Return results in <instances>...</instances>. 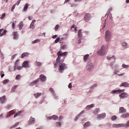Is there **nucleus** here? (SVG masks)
Segmentation results:
<instances>
[{
	"mask_svg": "<svg viewBox=\"0 0 129 129\" xmlns=\"http://www.w3.org/2000/svg\"><path fill=\"white\" fill-rule=\"evenodd\" d=\"M91 19V16H90V14L89 13H86L84 16V20L86 22H87L90 20Z\"/></svg>",
	"mask_w": 129,
	"mask_h": 129,
	"instance_id": "20e7f679",
	"label": "nucleus"
},
{
	"mask_svg": "<svg viewBox=\"0 0 129 129\" xmlns=\"http://www.w3.org/2000/svg\"><path fill=\"white\" fill-rule=\"evenodd\" d=\"M98 54L99 55H101V56H102V55H104V54H105V49H104V45L101 46V48L100 49V50L98 51Z\"/></svg>",
	"mask_w": 129,
	"mask_h": 129,
	"instance_id": "7ed1b4c3",
	"label": "nucleus"
},
{
	"mask_svg": "<svg viewBox=\"0 0 129 129\" xmlns=\"http://www.w3.org/2000/svg\"><path fill=\"white\" fill-rule=\"evenodd\" d=\"M106 116V114H105V113H102L97 115V118L98 119L100 118H104V117H105Z\"/></svg>",
	"mask_w": 129,
	"mask_h": 129,
	"instance_id": "9b49d317",
	"label": "nucleus"
},
{
	"mask_svg": "<svg viewBox=\"0 0 129 129\" xmlns=\"http://www.w3.org/2000/svg\"><path fill=\"white\" fill-rule=\"evenodd\" d=\"M21 113H22L21 111H18L14 116V118L17 117V116H20L21 115Z\"/></svg>",
	"mask_w": 129,
	"mask_h": 129,
	"instance_id": "bb28decb",
	"label": "nucleus"
},
{
	"mask_svg": "<svg viewBox=\"0 0 129 129\" xmlns=\"http://www.w3.org/2000/svg\"><path fill=\"white\" fill-rule=\"evenodd\" d=\"M28 8H29V4L27 3L25 4V6L24 8V11H27V10H28Z\"/></svg>",
	"mask_w": 129,
	"mask_h": 129,
	"instance_id": "c756f323",
	"label": "nucleus"
},
{
	"mask_svg": "<svg viewBox=\"0 0 129 129\" xmlns=\"http://www.w3.org/2000/svg\"><path fill=\"white\" fill-rule=\"evenodd\" d=\"M9 83L8 79L4 80L3 81V84H7V83Z\"/></svg>",
	"mask_w": 129,
	"mask_h": 129,
	"instance_id": "79ce46f5",
	"label": "nucleus"
},
{
	"mask_svg": "<svg viewBox=\"0 0 129 129\" xmlns=\"http://www.w3.org/2000/svg\"><path fill=\"white\" fill-rule=\"evenodd\" d=\"M1 78H4V76H5V74H4V71H2L1 73Z\"/></svg>",
	"mask_w": 129,
	"mask_h": 129,
	"instance_id": "49530a36",
	"label": "nucleus"
},
{
	"mask_svg": "<svg viewBox=\"0 0 129 129\" xmlns=\"http://www.w3.org/2000/svg\"><path fill=\"white\" fill-rule=\"evenodd\" d=\"M39 79L41 81V82H45L46 80H47V78H46V76L45 75L41 74L39 76Z\"/></svg>",
	"mask_w": 129,
	"mask_h": 129,
	"instance_id": "0eeeda50",
	"label": "nucleus"
},
{
	"mask_svg": "<svg viewBox=\"0 0 129 129\" xmlns=\"http://www.w3.org/2000/svg\"><path fill=\"white\" fill-rule=\"evenodd\" d=\"M18 86H14L11 90V92H15V91H16V89L17 88V87Z\"/></svg>",
	"mask_w": 129,
	"mask_h": 129,
	"instance_id": "c9c22d12",
	"label": "nucleus"
},
{
	"mask_svg": "<svg viewBox=\"0 0 129 129\" xmlns=\"http://www.w3.org/2000/svg\"><path fill=\"white\" fill-rule=\"evenodd\" d=\"M22 67H23V68H29V67H30V66H29V61H24L22 64Z\"/></svg>",
	"mask_w": 129,
	"mask_h": 129,
	"instance_id": "1a4fd4ad",
	"label": "nucleus"
},
{
	"mask_svg": "<svg viewBox=\"0 0 129 129\" xmlns=\"http://www.w3.org/2000/svg\"><path fill=\"white\" fill-rule=\"evenodd\" d=\"M49 91H50L51 92V93H55V91H54V89H53V88H50L49 89Z\"/></svg>",
	"mask_w": 129,
	"mask_h": 129,
	"instance_id": "c03bdc74",
	"label": "nucleus"
},
{
	"mask_svg": "<svg viewBox=\"0 0 129 129\" xmlns=\"http://www.w3.org/2000/svg\"><path fill=\"white\" fill-rule=\"evenodd\" d=\"M38 82H39V79H37L33 81V83H34V84H37Z\"/></svg>",
	"mask_w": 129,
	"mask_h": 129,
	"instance_id": "864d4df0",
	"label": "nucleus"
},
{
	"mask_svg": "<svg viewBox=\"0 0 129 129\" xmlns=\"http://www.w3.org/2000/svg\"><path fill=\"white\" fill-rule=\"evenodd\" d=\"M21 3V0H18L16 5L17 6H19V5H20V3Z\"/></svg>",
	"mask_w": 129,
	"mask_h": 129,
	"instance_id": "0e129e2a",
	"label": "nucleus"
},
{
	"mask_svg": "<svg viewBox=\"0 0 129 129\" xmlns=\"http://www.w3.org/2000/svg\"><path fill=\"white\" fill-rule=\"evenodd\" d=\"M35 121H36V119L31 116L30 117L28 122V124H29V125H30V124H32V123H35Z\"/></svg>",
	"mask_w": 129,
	"mask_h": 129,
	"instance_id": "423d86ee",
	"label": "nucleus"
},
{
	"mask_svg": "<svg viewBox=\"0 0 129 129\" xmlns=\"http://www.w3.org/2000/svg\"><path fill=\"white\" fill-rule=\"evenodd\" d=\"M98 111H99V108H96L95 111H94V112H95L96 113H98Z\"/></svg>",
	"mask_w": 129,
	"mask_h": 129,
	"instance_id": "680f3d73",
	"label": "nucleus"
},
{
	"mask_svg": "<svg viewBox=\"0 0 129 129\" xmlns=\"http://www.w3.org/2000/svg\"><path fill=\"white\" fill-rule=\"evenodd\" d=\"M69 88L70 89L71 88H72V84L71 83H70L69 85Z\"/></svg>",
	"mask_w": 129,
	"mask_h": 129,
	"instance_id": "e2e57ef3",
	"label": "nucleus"
},
{
	"mask_svg": "<svg viewBox=\"0 0 129 129\" xmlns=\"http://www.w3.org/2000/svg\"><path fill=\"white\" fill-rule=\"evenodd\" d=\"M82 29H80L78 32V35L79 38H82Z\"/></svg>",
	"mask_w": 129,
	"mask_h": 129,
	"instance_id": "5701e85b",
	"label": "nucleus"
},
{
	"mask_svg": "<svg viewBox=\"0 0 129 129\" xmlns=\"http://www.w3.org/2000/svg\"><path fill=\"white\" fill-rule=\"evenodd\" d=\"M122 67H123V68H128L129 66L128 65H126L124 63H123L122 65Z\"/></svg>",
	"mask_w": 129,
	"mask_h": 129,
	"instance_id": "a19ab883",
	"label": "nucleus"
},
{
	"mask_svg": "<svg viewBox=\"0 0 129 129\" xmlns=\"http://www.w3.org/2000/svg\"><path fill=\"white\" fill-rule=\"evenodd\" d=\"M89 125H90V122L87 121L84 124V127H87V126H89Z\"/></svg>",
	"mask_w": 129,
	"mask_h": 129,
	"instance_id": "c85d7f7f",
	"label": "nucleus"
},
{
	"mask_svg": "<svg viewBox=\"0 0 129 129\" xmlns=\"http://www.w3.org/2000/svg\"><path fill=\"white\" fill-rule=\"evenodd\" d=\"M15 113H16V110L14 109L10 111L8 114L7 117H10V116L13 115V114H15Z\"/></svg>",
	"mask_w": 129,
	"mask_h": 129,
	"instance_id": "2eb2a0df",
	"label": "nucleus"
},
{
	"mask_svg": "<svg viewBox=\"0 0 129 129\" xmlns=\"http://www.w3.org/2000/svg\"><path fill=\"white\" fill-rule=\"evenodd\" d=\"M105 39L106 42H109L110 41V39H111V32L110 31H107L106 32Z\"/></svg>",
	"mask_w": 129,
	"mask_h": 129,
	"instance_id": "f03ea898",
	"label": "nucleus"
},
{
	"mask_svg": "<svg viewBox=\"0 0 129 129\" xmlns=\"http://www.w3.org/2000/svg\"><path fill=\"white\" fill-rule=\"evenodd\" d=\"M59 41H60V37H57L55 41H54V43H55V44H56V43H58V42H59Z\"/></svg>",
	"mask_w": 129,
	"mask_h": 129,
	"instance_id": "37998d69",
	"label": "nucleus"
},
{
	"mask_svg": "<svg viewBox=\"0 0 129 129\" xmlns=\"http://www.w3.org/2000/svg\"><path fill=\"white\" fill-rule=\"evenodd\" d=\"M106 59L108 60H110L111 59H113L114 62H115V56H113L112 57H109V56H107Z\"/></svg>",
	"mask_w": 129,
	"mask_h": 129,
	"instance_id": "cd10ccee",
	"label": "nucleus"
},
{
	"mask_svg": "<svg viewBox=\"0 0 129 129\" xmlns=\"http://www.w3.org/2000/svg\"><path fill=\"white\" fill-rule=\"evenodd\" d=\"M116 118H117V116H116V115H113L111 118V120H115V119H116Z\"/></svg>",
	"mask_w": 129,
	"mask_h": 129,
	"instance_id": "58836bf2",
	"label": "nucleus"
},
{
	"mask_svg": "<svg viewBox=\"0 0 129 129\" xmlns=\"http://www.w3.org/2000/svg\"><path fill=\"white\" fill-rule=\"evenodd\" d=\"M59 28H60V26L59 25H56L55 27V30H56V31H57Z\"/></svg>",
	"mask_w": 129,
	"mask_h": 129,
	"instance_id": "8fccbe9b",
	"label": "nucleus"
},
{
	"mask_svg": "<svg viewBox=\"0 0 129 129\" xmlns=\"http://www.w3.org/2000/svg\"><path fill=\"white\" fill-rule=\"evenodd\" d=\"M56 124V126H58L59 127L61 126V122H57Z\"/></svg>",
	"mask_w": 129,
	"mask_h": 129,
	"instance_id": "de8ad7c7",
	"label": "nucleus"
},
{
	"mask_svg": "<svg viewBox=\"0 0 129 129\" xmlns=\"http://www.w3.org/2000/svg\"><path fill=\"white\" fill-rule=\"evenodd\" d=\"M13 39L14 40H18L19 39V34H18V32H13Z\"/></svg>",
	"mask_w": 129,
	"mask_h": 129,
	"instance_id": "ddd939ff",
	"label": "nucleus"
},
{
	"mask_svg": "<svg viewBox=\"0 0 129 129\" xmlns=\"http://www.w3.org/2000/svg\"><path fill=\"white\" fill-rule=\"evenodd\" d=\"M21 78V75H17L15 78L16 80H20Z\"/></svg>",
	"mask_w": 129,
	"mask_h": 129,
	"instance_id": "4c0bfd02",
	"label": "nucleus"
},
{
	"mask_svg": "<svg viewBox=\"0 0 129 129\" xmlns=\"http://www.w3.org/2000/svg\"><path fill=\"white\" fill-rule=\"evenodd\" d=\"M40 41L41 40L40 39H36L32 42V44H36V43H39L40 42Z\"/></svg>",
	"mask_w": 129,
	"mask_h": 129,
	"instance_id": "f704fd0d",
	"label": "nucleus"
},
{
	"mask_svg": "<svg viewBox=\"0 0 129 129\" xmlns=\"http://www.w3.org/2000/svg\"><path fill=\"white\" fill-rule=\"evenodd\" d=\"M121 45L122 47H126L127 46V43L124 42L121 43Z\"/></svg>",
	"mask_w": 129,
	"mask_h": 129,
	"instance_id": "ea45409f",
	"label": "nucleus"
},
{
	"mask_svg": "<svg viewBox=\"0 0 129 129\" xmlns=\"http://www.w3.org/2000/svg\"><path fill=\"white\" fill-rule=\"evenodd\" d=\"M36 65L38 67H40V66H41V65H42V63L40 62L37 61L36 62Z\"/></svg>",
	"mask_w": 129,
	"mask_h": 129,
	"instance_id": "3c124183",
	"label": "nucleus"
},
{
	"mask_svg": "<svg viewBox=\"0 0 129 129\" xmlns=\"http://www.w3.org/2000/svg\"><path fill=\"white\" fill-rule=\"evenodd\" d=\"M84 112H85V111L83 110V111H82L79 114V115L80 116H81V114L84 113Z\"/></svg>",
	"mask_w": 129,
	"mask_h": 129,
	"instance_id": "13d9d810",
	"label": "nucleus"
},
{
	"mask_svg": "<svg viewBox=\"0 0 129 129\" xmlns=\"http://www.w3.org/2000/svg\"><path fill=\"white\" fill-rule=\"evenodd\" d=\"M62 118H63V116L62 115L59 116V120H61V119H62Z\"/></svg>",
	"mask_w": 129,
	"mask_h": 129,
	"instance_id": "774afa93",
	"label": "nucleus"
},
{
	"mask_svg": "<svg viewBox=\"0 0 129 129\" xmlns=\"http://www.w3.org/2000/svg\"><path fill=\"white\" fill-rule=\"evenodd\" d=\"M7 32H8V31L7 30H4L3 33L0 32V37H3V36H5V35L7 34Z\"/></svg>",
	"mask_w": 129,
	"mask_h": 129,
	"instance_id": "a878e982",
	"label": "nucleus"
},
{
	"mask_svg": "<svg viewBox=\"0 0 129 129\" xmlns=\"http://www.w3.org/2000/svg\"><path fill=\"white\" fill-rule=\"evenodd\" d=\"M129 87V83L127 82L122 83L119 86V87Z\"/></svg>",
	"mask_w": 129,
	"mask_h": 129,
	"instance_id": "4468645a",
	"label": "nucleus"
},
{
	"mask_svg": "<svg viewBox=\"0 0 129 129\" xmlns=\"http://www.w3.org/2000/svg\"><path fill=\"white\" fill-rule=\"evenodd\" d=\"M80 115H78L74 119L75 121H76V120H77V119H78V118H79L80 117Z\"/></svg>",
	"mask_w": 129,
	"mask_h": 129,
	"instance_id": "5fc2aeb1",
	"label": "nucleus"
},
{
	"mask_svg": "<svg viewBox=\"0 0 129 129\" xmlns=\"http://www.w3.org/2000/svg\"><path fill=\"white\" fill-rule=\"evenodd\" d=\"M94 68V66H93V64L90 63L88 65H87L86 70H88V71H91Z\"/></svg>",
	"mask_w": 129,
	"mask_h": 129,
	"instance_id": "39448f33",
	"label": "nucleus"
},
{
	"mask_svg": "<svg viewBox=\"0 0 129 129\" xmlns=\"http://www.w3.org/2000/svg\"><path fill=\"white\" fill-rule=\"evenodd\" d=\"M23 69V67L22 66H19L17 67V70H21Z\"/></svg>",
	"mask_w": 129,
	"mask_h": 129,
	"instance_id": "4d7b16f0",
	"label": "nucleus"
},
{
	"mask_svg": "<svg viewBox=\"0 0 129 129\" xmlns=\"http://www.w3.org/2000/svg\"><path fill=\"white\" fill-rule=\"evenodd\" d=\"M15 8H16V4H14L11 9V12H14L15 10Z\"/></svg>",
	"mask_w": 129,
	"mask_h": 129,
	"instance_id": "09e8293b",
	"label": "nucleus"
},
{
	"mask_svg": "<svg viewBox=\"0 0 129 129\" xmlns=\"http://www.w3.org/2000/svg\"><path fill=\"white\" fill-rule=\"evenodd\" d=\"M76 28V25H73L72 27H71V29H73Z\"/></svg>",
	"mask_w": 129,
	"mask_h": 129,
	"instance_id": "338daca9",
	"label": "nucleus"
},
{
	"mask_svg": "<svg viewBox=\"0 0 129 129\" xmlns=\"http://www.w3.org/2000/svg\"><path fill=\"white\" fill-rule=\"evenodd\" d=\"M15 26H16V21H13L12 29H13V30H15Z\"/></svg>",
	"mask_w": 129,
	"mask_h": 129,
	"instance_id": "e433bc0d",
	"label": "nucleus"
},
{
	"mask_svg": "<svg viewBox=\"0 0 129 129\" xmlns=\"http://www.w3.org/2000/svg\"><path fill=\"white\" fill-rule=\"evenodd\" d=\"M129 117V113H126L125 114H122L121 115V117L122 118H126V117Z\"/></svg>",
	"mask_w": 129,
	"mask_h": 129,
	"instance_id": "aec40b11",
	"label": "nucleus"
},
{
	"mask_svg": "<svg viewBox=\"0 0 129 129\" xmlns=\"http://www.w3.org/2000/svg\"><path fill=\"white\" fill-rule=\"evenodd\" d=\"M38 82H39V79H37L33 81V83H34V84H37Z\"/></svg>",
	"mask_w": 129,
	"mask_h": 129,
	"instance_id": "603ef678",
	"label": "nucleus"
},
{
	"mask_svg": "<svg viewBox=\"0 0 129 129\" xmlns=\"http://www.w3.org/2000/svg\"><path fill=\"white\" fill-rule=\"evenodd\" d=\"M42 95L41 93H36L34 94V96L35 97V98H39V97L41 96Z\"/></svg>",
	"mask_w": 129,
	"mask_h": 129,
	"instance_id": "b1692460",
	"label": "nucleus"
},
{
	"mask_svg": "<svg viewBox=\"0 0 129 129\" xmlns=\"http://www.w3.org/2000/svg\"><path fill=\"white\" fill-rule=\"evenodd\" d=\"M15 57H16V54L13 55L12 56V60H14Z\"/></svg>",
	"mask_w": 129,
	"mask_h": 129,
	"instance_id": "69168bd1",
	"label": "nucleus"
},
{
	"mask_svg": "<svg viewBox=\"0 0 129 129\" xmlns=\"http://www.w3.org/2000/svg\"><path fill=\"white\" fill-rule=\"evenodd\" d=\"M28 55V52H24L22 54L21 58H24V57H26Z\"/></svg>",
	"mask_w": 129,
	"mask_h": 129,
	"instance_id": "72a5a7b5",
	"label": "nucleus"
},
{
	"mask_svg": "<svg viewBox=\"0 0 129 129\" xmlns=\"http://www.w3.org/2000/svg\"><path fill=\"white\" fill-rule=\"evenodd\" d=\"M92 107H94V104H92L91 105H87L86 107V109L87 110H89V109H91V108H92Z\"/></svg>",
	"mask_w": 129,
	"mask_h": 129,
	"instance_id": "a211bd4d",
	"label": "nucleus"
},
{
	"mask_svg": "<svg viewBox=\"0 0 129 129\" xmlns=\"http://www.w3.org/2000/svg\"><path fill=\"white\" fill-rule=\"evenodd\" d=\"M6 96L4 95V96H2L0 98V101H1V102L2 103H4V102H5V101H6Z\"/></svg>",
	"mask_w": 129,
	"mask_h": 129,
	"instance_id": "412c9836",
	"label": "nucleus"
},
{
	"mask_svg": "<svg viewBox=\"0 0 129 129\" xmlns=\"http://www.w3.org/2000/svg\"><path fill=\"white\" fill-rule=\"evenodd\" d=\"M19 59L16 60V61L15 62V64H14V71H16V68L18 67V66H19V65H20V63H19Z\"/></svg>",
	"mask_w": 129,
	"mask_h": 129,
	"instance_id": "6ab92c4d",
	"label": "nucleus"
},
{
	"mask_svg": "<svg viewBox=\"0 0 129 129\" xmlns=\"http://www.w3.org/2000/svg\"><path fill=\"white\" fill-rule=\"evenodd\" d=\"M52 116V119H53V120H56V119H58V116L55 115H53Z\"/></svg>",
	"mask_w": 129,
	"mask_h": 129,
	"instance_id": "7c9ffc66",
	"label": "nucleus"
},
{
	"mask_svg": "<svg viewBox=\"0 0 129 129\" xmlns=\"http://www.w3.org/2000/svg\"><path fill=\"white\" fill-rule=\"evenodd\" d=\"M19 125V122H17V123H15L14 125L11 126L10 127V129H12V128H15V127H16V126H17V125Z\"/></svg>",
	"mask_w": 129,
	"mask_h": 129,
	"instance_id": "473e14b6",
	"label": "nucleus"
},
{
	"mask_svg": "<svg viewBox=\"0 0 129 129\" xmlns=\"http://www.w3.org/2000/svg\"><path fill=\"white\" fill-rule=\"evenodd\" d=\"M29 86H32L33 85H35V84H34V82H32L29 83Z\"/></svg>",
	"mask_w": 129,
	"mask_h": 129,
	"instance_id": "052dcab7",
	"label": "nucleus"
},
{
	"mask_svg": "<svg viewBox=\"0 0 129 129\" xmlns=\"http://www.w3.org/2000/svg\"><path fill=\"white\" fill-rule=\"evenodd\" d=\"M23 27H24L23 23V22H21L19 24V30H22V29H23Z\"/></svg>",
	"mask_w": 129,
	"mask_h": 129,
	"instance_id": "393cba45",
	"label": "nucleus"
},
{
	"mask_svg": "<svg viewBox=\"0 0 129 129\" xmlns=\"http://www.w3.org/2000/svg\"><path fill=\"white\" fill-rule=\"evenodd\" d=\"M88 58H89V54H87L84 56L83 60L85 62H86L87 60H88Z\"/></svg>",
	"mask_w": 129,
	"mask_h": 129,
	"instance_id": "4be33fe9",
	"label": "nucleus"
},
{
	"mask_svg": "<svg viewBox=\"0 0 129 129\" xmlns=\"http://www.w3.org/2000/svg\"><path fill=\"white\" fill-rule=\"evenodd\" d=\"M5 17H6V13H4L2 16L1 17L0 19L1 20H3V19H5Z\"/></svg>",
	"mask_w": 129,
	"mask_h": 129,
	"instance_id": "a18cd8bd",
	"label": "nucleus"
},
{
	"mask_svg": "<svg viewBox=\"0 0 129 129\" xmlns=\"http://www.w3.org/2000/svg\"><path fill=\"white\" fill-rule=\"evenodd\" d=\"M68 54V52H62L61 50H59L57 52V55L58 57L56 59V62L53 64L54 66H58V64H59L58 71L60 73H63L64 70H65V69H67V66L65 63H63L65 60V57H63L61 59V57H62V56H67Z\"/></svg>",
	"mask_w": 129,
	"mask_h": 129,
	"instance_id": "f257e3e1",
	"label": "nucleus"
},
{
	"mask_svg": "<svg viewBox=\"0 0 129 129\" xmlns=\"http://www.w3.org/2000/svg\"><path fill=\"white\" fill-rule=\"evenodd\" d=\"M124 89L123 90H120V89H118L117 90H113L111 92V94H114L115 93L117 94V93H121V92H123V91H124Z\"/></svg>",
	"mask_w": 129,
	"mask_h": 129,
	"instance_id": "6e6552de",
	"label": "nucleus"
},
{
	"mask_svg": "<svg viewBox=\"0 0 129 129\" xmlns=\"http://www.w3.org/2000/svg\"><path fill=\"white\" fill-rule=\"evenodd\" d=\"M35 22H36L35 20H33L30 24V28L32 29V30L35 29V25H34L35 24Z\"/></svg>",
	"mask_w": 129,
	"mask_h": 129,
	"instance_id": "f3484780",
	"label": "nucleus"
},
{
	"mask_svg": "<svg viewBox=\"0 0 129 129\" xmlns=\"http://www.w3.org/2000/svg\"><path fill=\"white\" fill-rule=\"evenodd\" d=\"M119 97L121 99L125 98V97H127V93L125 92L122 93L119 95Z\"/></svg>",
	"mask_w": 129,
	"mask_h": 129,
	"instance_id": "f8f14e48",
	"label": "nucleus"
},
{
	"mask_svg": "<svg viewBox=\"0 0 129 129\" xmlns=\"http://www.w3.org/2000/svg\"><path fill=\"white\" fill-rule=\"evenodd\" d=\"M113 127H123V123L121 124H114Z\"/></svg>",
	"mask_w": 129,
	"mask_h": 129,
	"instance_id": "dca6fc26",
	"label": "nucleus"
},
{
	"mask_svg": "<svg viewBox=\"0 0 129 129\" xmlns=\"http://www.w3.org/2000/svg\"><path fill=\"white\" fill-rule=\"evenodd\" d=\"M52 119V116H48V117H47V119L48 120H51V119Z\"/></svg>",
	"mask_w": 129,
	"mask_h": 129,
	"instance_id": "bf43d9fd",
	"label": "nucleus"
},
{
	"mask_svg": "<svg viewBox=\"0 0 129 129\" xmlns=\"http://www.w3.org/2000/svg\"><path fill=\"white\" fill-rule=\"evenodd\" d=\"M126 112V109L123 107H121L119 109V113H125Z\"/></svg>",
	"mask_w": 129,
	"mask_h": 129,
	"instance_id": "9d476101",
	"label": "nucleus"
},
{
	"mask_svg": "<svg viewBox=\"0 0 129 129\" xmlns=\"http://www.w3.org/2000/svg\"><path fill=\"white\" fill-rule=\"evenodd\" d=\"M67 48V46L63 45L61 47V48L62 49H66Z\"/></svg>",
	"mask_w": 129,
	"mask_h": 129,
	"instance_id": "6e6d98bb",
	"label": "nucleus"
},
{
	"mask_svg": "<svg viewBox=\"0 0 129 129\" xmlns=\"http://www.w3.org/2000/svg\"><path fill=\"white\" fill-rule=\"evenodd\" d=\"M129 127V120L126 122L125 124H123V127Z\"/></svg>",
	"mask_w": 129,
	"mask_h": 129,
	"instance_id": "2f4dec72",
	"label": "nucleus"
}]
</instances>
